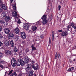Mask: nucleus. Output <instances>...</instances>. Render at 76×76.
<instances>
[{"label":"nucleus","instance_id":"nucleus-1","mask_svg":"<svg viewBox=\"0 0 76 76\" xmlns=\"http://www.w3.org/2000/svg\"><path fill=\"white\" fill-rule=\"evenodd\" d=\"M11 64L13 67H15L17 65V66H19L20 65V61H16V59L14 58H12L11 60Z\"/></svg>","mask_w":76,"mask_h":76},{"label":"nucleus","instance_id":"nucleus-2","mask_svg":"<svg viewBox=\"0 0 76 76\" xmlns=\"http://www.w3.org/2000/svg\"><path fill=\"white\" fill-rule=\"evenodd\" d=\"M12 16L14 18H15V19L17 18H18L19 15H18V13L16 12L15 11H14L13 12H12Z\"/></svg>","mask_w":76,"mask_h":76},{"label":"nucleus","instance_id":"nucleus-3","mask_svg":"<svg viewBox=\"0 0 76 76\" xmlns=\"http://www.w3.org/2000/svg\"><path fill=\"white\" fill-rule=\"evenodd\" d=\"M68 34V32H67L65 31H62L61 33V36L62 37H66Z\"/></svg>","mask_w":76,"mask_h":76},{"label":"nucleus","instance_id":"nucleus-4","mask_svg":"<svg viewBox=\"0 0 76 76\" xmlns=\"http://www.w3.org/2000/svg\"><path fill=\"white\" fill-rule=\"evenodd\" d=\"M4 31L7 34H8L10 32V29L8 28H6L4 29Z\"/></svg>","mask_w":76,"mask_h":76},{"label":"nucleus","instance_id":"nucleus-5","mask_svg":"<svg viewBox=\"0 0 76 76\" xmlns=\"http://www.w3.org/2000/svg\"><path fill=\"white\" fill-rule=\"evenodd\" d=\"M18 61H20V64L21 65V66H23L24 64H25V63H24V61H23L22 59H20V60H18Z\"/></svg>","mask_w":76,"mask_h":76},{"label":"nucleus","instance_id":"nucleus-6","mask_svg":"<svg viewBox=\"0 0 76 76\" xmlns=\"http://www.w3.org/2000/svg\"><path fill=\"white\" fill-rule=\"evenodd\" d=\"M14 37V34L12 33H10L9 34V37L10 39H12V38H13Z\"/></svg>","mask_w":76,"mask_h":76},{"label":"nucleus","instance_id":"nucleus-7","mask_svg":"<svg viewBox=\"0 0 76 76\" xmlns=\"http://www.w3.org/2000/svg\"><path fill=\"white\" fill-rule=\"evenodd\" d=\"M5 53L7 55L11 54H12V52L10 50H5Z\"/></svg>","mask_w":76,"mask_h":76},{"label":"nucleus","instance_id":"nucleus-8","mask_svg":"<svg viewBox=\"0 0 76 76\" xmlns=\"http://www.w3.org/2000/svg\"><path fill=\"white\" fill-rule=\"evenodd\" d=\"M32 68H33V69H34V70H38V69H39L38 66H35L34 64H33L32 65Z\"/></svg>","mask_w":76,"mask_h":76},{"label":"nucleus","instance_id":"nucleus-9","mask_svg":"<svg viewBox=\"0 0 76 76\" xmlns=\"http://www.w3.org/2000/svg\"><path fill=\"white\" fill-rule=\"evenodd\" d=\"M10 18L9 16H7L5 18V19H4L5 20L6 22H8V21H9V20H10Z\"/></svg>","mask_w":76,"mask_h":76},{"label":"nucleus","instance_id":"nucleus-10","mask_svg":"<svg viewBox=\"0 0 76 76\" xmlns=\"http://www.w3.org/2000/svg\"><path fill=\"white\" fill-rule=\"evenodd\" d=\"M19 29L18 27L15 29V32L16 34H18L19 33Z\"/></svg>","mask_w":76,"mask_h":76},{"label":"nucleus","instance_id":"nucleus-11","mask_svg":"<svg viewBox=\"0 0 76 76\" xmlns=\"http://www.w3.org/2000/svg\"><path fill=\"white\" fill-rule=\"evenodd\" d=\"M4 44L6 46H9V42L8 40H6L4 42Z\"/></svg>","mask_w":76,"mask_h":76},{"label":"nucleus","instance_id":"nucleus-12","mask_svg":"<svg viewBox=\"0 0 76 76\" xmlns=\"http://www.w3.org/2000/svg\"><path fill=\"white\" fill-rule=\"evenodd\" d=\"M15 3L14 4H12V7L13 9L14 10H16V3H15V1H14Z\"/></svg>","mask_w":76,"mask_h":76},{"label":"nucleus","instance_id":"nucleus-13","mask_svg":"<svg viewBox=\"0 0 76 76\" xmlns=\"http://www.w3.org/2000/svg\"><path fill=\"white\" fill-rule=\"evenodd\" d=\"M37 29V27L35 26H33L32 27V29L33 31H35Z\"/></svg>","mask_w":76,"mask_h":76},{"label":"nucleus","instance_id":"nucleus-14","mask_svg":"<svg viewBox=\"0 0 76 76\" xmlns=\"http://www.w3.org/2000/svg\"><path fill=\"white\" fill-rule=\"evenodd\" d=\"M24 28L25 29H28L29 26L28 24H26L24 26Z\"/></svg>","mask_w":76,"mask_h":76},{"label":"nucleus","instance_id":"nucleus-15","mask_svg":"<svg viewBox=\"0 0 76 76\" xmlns=\"http://www.w3.org/2000/svg\"><path fill=\"white\" fill-rule=\"evenodd\" d=\"M42 23L43 25H45L46 23L48 22V20H42Z\"/></svg>","mask_w":76,"mask_h":76},{"label":"nucleus","instance_id":"nucleus-16","mask_svg":"<svg viewBox=\"0 0 76 76\" xmlns=\"http://www.w3.org/2000/svg\"><path fill=\"white\" fill-rule=\"evenodd\" d=\"M33 73H34V71H33V70H31L30 71V72L29 73V76H32V75H33Z\"/></svg>","mask_w":76,"mask_h":76},{"label":"nucleus","instance_id":"nucleus-17","mask_svg":"<svg viewBox=\"0 0 76 76\" xmlns=\"http://www.w3.org/2000/svg\"><path fill=\"white\" fill-rule=\"evenodd\" d=\"M10 42L11 47H14L15 46V45L13 43V40H11L10 41Z\"/></svg>","mask_w":76,"mask_h":76},{"label":"nucleus","instance_id":"nucleus-18","mask_svg":"<svg viewBox=\"0 0 76 76\" xmlns=\"http://www.w3.org/2000/svg\"><path fill=\"white\" fill-rule=\"evenodd\" d=\"M6 16V13L5 12H2V14H1V16L2 18H4Z\"/></svg>","mask_w":76,"mask_h":76},{"label":"nucleus","instance_id":"nucleus-19","mask_svg":"<svg viewBox=\"0 0 76 76\" xmlns=\"http://www.w3.org/2000/svg\"><path fill=\"white\" fill-rule=\"evenodd\" d=\"M42 20H47V15H44L41 18Z\"/></svg>","mask_w":76,"mask_h":76},{"label":"nucleus","instance_id":"nucleus-20","mask_svg":"<svg viewBox=\"0 0 76 76\" xmlns=\"http://www.w3.org/2000/svg\"><path fill=\"white\" fill-rule=\"evenodd\" d=\"M1 7L4 10H7V8L6 5H2Z\"/></svg>","mask_w":76,"mask_h":76},{"label":"nucleus","instance_id":"nucleus-21","mask_svg":"<svg viewBox=\"0 0 76 76\" xmlns=\"http://www.w3.org/2000/svg\"><path fill=\"white\" fill-rule=\"evenodd\" d=\"M71 26L72 28L74 29L75 31H76V26H75V24L73 23H71Z\"/></svg>","mask_w":76,"mask_h":76},{"label":"nucleus","instance_id":"nucleus-22","mask_svg":"<svg viewBox=\"0 0 76 76\" xmlns=\"http://www.w3.org/2000/svg\"><path fill=\"white\" fill-rule=\"evenodd\" d=\"M0 24H1V25L5 24V22L3 20H0Z\"/></svg>","mask_w":76,"mask_h":76},{"label":"nucleus","instance_id":"nucleus-23","mask_svg":"<svg viewBox=\"0 0 76 76\" xmlns=\"http://www.w3.org/2000/svg\"><path fill=\"white\" fill-rule=\"evenodd\" d=\"M72 26V25H69L67 27L66 29L68 31H69V29L71 28Z\"/></svg>","mask_w":76,"mask_h":76},{"label":"nucleus","instance_id":"nucleus-24","mask_svg":"<svg viewBox=\"0 0 76 76\" xmlns=\"http://www.w3.org/2000/svg\"><path fill=\"white\" fill-rule=\"evenodd\" d=\"M4 61L2 60L1 59H0V64H2L4 63Z\"/></svg>","mask_w":76,"mask_h":76},{"label":"nucleus","instance_id":"nucleus-25","mask_svg":"<svg viewBox=\"0 0 76 76\" xmlns=\"http://www.w3.org/2000/svg\"><path fill=\"white\" fill-rule=\"evenodd\" d=\"M21 38H23V39H25V38H26V34L24 35L23 36H21Z\"/></svg>","mask_w":76,"mask_h":76},{"label":"nucleus","instance_id":"nucleus-26","mask_svg":"<svg viewBox=\"0 0 76 76\" xmlns=\"http://www.w3.org/2000/svg\"><path fill=\"white\" fill-rule=\"evenodd\" d=\"M31 47H32V50H36V48L33 45H31Z\"/></svg>","mask_w":76,"mask_h":76},{"label":"nucleus","instance_id":"nucleus-27","mask_svg":"<svg viewBox=\"0 0 76 76\" xmlns=\"http://www.w3.org/2000/svg\"><path fill=\"white\" fill-rule=\"evenodd\" d=\"M25 34V33L24 32H22L21 33V37L24 35Z\"/></svg>","mask_w":76,"mask_h":76},{"label":"nucleus","instance_id":"nucleus-28","mask_svg":"<svg viewBox=\"0 0 76 76\" xmlns=\"http://www.w3.org/2000/svg\"><path fill=\"white\" fill-rule=\"evenodd\" d=\"M32 66V65L31 64H29L28 65V67H29V68H31Z\"/></svg>","mask_w":76,"mask_h":76},{"label":"nucleus","instance_id":"nucleus-29","mask_svg":"<svg viewBox=\"0 0 76 76\" xmlns=\"http://www.w3.org/2000/svg\"><path fill=\"white\" fill-rule=\"evenodd\" d=\"M57 53H56L55 57V59H57Z\"/></svg>","mask_w":76,"mask_h":76},{"label":"nucleus","instance_id":"nucleus-30","mask_svg":"<svg viewBox=\"0 0 76 76\" xmlns=\"http://www.w3.org/2000/svg\"><path fill=\"white\" fill-rule=\"evenodd\" d=\"M57 57H58V58H60V57H61V56H60V54L57 53Z\"/></svg>","mask_w":76,"mask_h":76},{"label":"nucleus","instance_id":"nucleus-31","mask_svg":"<svg viewBox=\"0 0 76 76\" xmlns=\"http://www.w3.org/2000/svg\"><path fill=\"white\" fill-rule=\"evenodd\" d=\"M2 11H3V8L0 7V13L2 12Z\"/></svg>","mask_w":76,"mask_h":76},{"label":"nucleus","instance_id":"nucleus-32","mask_svg":"<svg viewBox=\"0 0 76 76\" xmlns=\"http://www.w3.org/2000/svg\"><path fill=\"white\" fill-rule=\"evenodd\" d=\"M69 61L70 63H73V61L71 59H69Z\"/></svg>","mask_w":76,"mask_h":76},{"label":"nucleus","instance_id":"nucleus-33","mask_svg":"<svg viewBox=\"0 0 76 76\" xmlns=\"http://www.w3.org/2000/svg\"><path fill=\"white\" fill-rule=\"evenodd\" d=\"M29 69H30V68H29V67H27L26 69V71H28V70H29Z\"/></svg>","mask_w":76,"mask_h":76},{"label":"nucleus","instance_id":"nucleus-34","mask_svg":"<svg viewBox=\"0 0 76 76\" xmlns=\"http://www.w3.org/2000/svg\"><path fill=\"white\" fill-rule=\"evenodd\" d=\"M16 72H14L12 74V76H16Z\"/></svg>","mask_w":76,"mask_h":76},{"label":"nucleus","instance_id":"nucleus-35","mask_svg":"<svg viewBox=\"0 0 76 76\" xmlns=\"http://www.w3.org/2000/svg\"><path fill=\"white\" fill-rule=\"evenodd\" d=\"M25 61L26 63H28V61H29V60L27 59L25 60Z\"/></svg>","mask_w":76,"mask_h":76},{"label":"nucleus","instance_id":"nucleus-36","mask_svg":"<svg viewBox=\"0 0 76 76\" xmlns=\"http://www.w3.org/2000/svg\"><path fill=\"white\" fill-rule=\"evenodd\" d=\"M0 67H1V68H3V69L4 68V66L1 65H0Z\"/></svg>","mask_w":76,"mask_h":76},{"label":"nucleus","instance_id":"nucleus-37","mask_svg":"<svg viewBox=\"0 0 76 76\" xmlns=\"http://www.w3.org/2000/svg\"><path fill=\"white\" fill-rule=\"evenodd\" d=\"M13 72V70H11L9 72V73H8V75H10V74H11V73H12V72Z\"/></svg>","mask_w":76,"mask_h":76},{"label":"nucleus","instance_id":"nucleus-38","mask_svg":"<svg viewBox=\"0 0 76 76\" xmlns=\"http://www.w3.org/2000/svg\"><path fill=\"white\" fill-rule=\"evenodd\" d=\"M3 45V43L1 42V41H0V47H1Z\"/></svg>","mask_w":76,"mask_h":76},{"label":"nucleus","instance_id":"nucleus-39","mask_svg":"<svg viewBox=\"0 0 76 76\" xmlns=\"http://www.w3.org/2000/svg\"><path fill=\"white\" fill-rule=\"evenodd\" d=\"M21 23L20 22V20H19L18 21V23H19V24H20Z\"/></svg>","mask_w":76,"mask_h":76},{"label":"nucleus","instance_id":"nucleus-40","mask_svg":"<svg viewBox=\"0 0 76 76\" xmlns=\"http://www.w3.org/2000/svg\"><path fill=\"white\" fill-rule=\"evenodd\" d=\"M14 51L15 52H17V51L18 50V49H17V48H14Z\"/></svg>","mask_w":76,"mask_h":76},{"label":"nucleus","instance_id":"nucleus-41","mask_svg":"<svg viewBox=\"0 0 76 76\" xmlns=\"http://www.w3.org/2000/svg\"><path fill=\"white\" fill-rule=\"evenodd\" d=\"M2 31V27L0 25V32Z\"/></svg>","mask_w":76,"mask_h":76},{"label":"nucleus","instance_id":"nucleus-42","mask_svg":"<svg viewBox=\"0 0 76 76\" xmlns=\"http://www.w3.org/2000/svg\"><path fill=\"white\" fill-rule=\"evenodd\" d=\"M70 69H71V71L73 70H74V68L73 67H72V68H70Z\"/></svg>","mask_w":76,"mask_h":76},{"label":"nucleus","instance_id":"nucleus-43","mask_svg":"<svg viewBox=\"0 0 76 76\" xmlns=\"http://www.w3.org/2000/svg\"><path fill=\"white\" fill-rule=\"evenodd\" d=\"M3 56V54L0 53V57H2Z\"/></svg>","mask_w":76,"mask_h":76},{"label":"nucleus","instance_id":"nucleus-44","mask_svg":"<svg viewBox=\"0 0 76 76\" xmlns=\"http://www.w3.org/2000/svg\"><path fill=\"white\" fill-rule=\"evenodd\" d=\"M60 9H61V6L60 5L58 6V10H60Z\"/></svg>","mask_w":76,"mask_h":76},{"label":"nucleus","instance_id":"nucleus-45","mask_svg":"<svg viewBox=\"0 0 76 76\" xmlns=\"http://www.w3.org/2000/svg\"><path fill=\"white\" fill-rule=\"evenodd\" d=\"M18 76H22V73L19 74Z\"/></svg>","mask_w":76,"mask_h":76},{"label":"nucleus","instance_id":"nucleus-46","mask_svg":"<svg viewBox=\"0 0 76 76\" xmlns=\"http://www.w3.org/2000/svg\"><path fill=\"white\" fill-rule=\"evenodd\" d=\"M58 32H62V30H58Z\"/></svg>","mask_w":76,"mask_h":76},{"label":"nucleus","instance_id":"nucleus-47","mask_svg":"<svg viewBox=\"0 0 76 76\" xmlns=\"http://www.w3.org/2000/svg\"><path fill=\"white\" fill-rule=\"evenodd\" d=\"M51 44V39L49 38V44Z\"/></svg>","mask_w":76,"mask_h":76},{"label":"nucleus","instance_id":"nucleus-48","mask_svg":"<svg viewBox=\"0 0 76 76\" xmlns=\"http://www.w3.org/2000/svg\"><path fill=\"white\" fill-rule=\"evenodd\" d=\"M31 62L32 64H34V61H33V60L31 61Z\"/></svg>","mask_w":76,"mask_h":76},{"label":"nucleus","instance_id":"nucleus-49","mask_svg":"<svg viewBox=\"0 0 76 76\" xmlns=\"http://www.w3.org/2000/svg\"><path fill=\"white\" fill-rule=\"evenodd\" d=\"M67 71H68V72H70V71H71V69H70V68H69V69H68V70H67Z\"/></svg>","mask_w":76,"mask_h":76},{"label":"nucleus","instance_id":"nucleus-50","mask_svg":"<svg viewBox=\"0 0 76 76\" xmlns=\"http://www.w3.org/2000/svg\"><path fill=\"white\" fill-rule=\"evenodd\" d=\"M54 35L53 34L52 35V38L54 39Z\"/></svg>","mask_w":76,"mask_h":76},{"label":"nucleus","instance_id":"nucleus-51","mask_svg":"<svg viewBox=\"0 0 76 76\" xmlns=\"http://www.w3.org/2000/svg\"><path fill=\"white\" fill-rule=\"evenodd\" d=\"M54 31H53L52 32V35L53 34L54 35Z\"/></svg>","mask_w":76,"mask_h":76},{"label":"nucleus","instance_id":"nucleus-52","mask_svg":"<svg viewBox=\"0 0 76 76\" xmlns=\"http://www.w3.org/2000/svg\"><path fill=\"white\" fill-rule=\"evenodd\" d=\"M50 20H52V17H50Z\"/></svg>","mask_w":76,"mask_h":76},{"label":"nucleus","instance_id":"nucleus-53","mask_svg":"<svg viewBox=\"0 0 76 76\" xmlns=\"http://www.w3.org/2000/svg\"><path fill=\"white\" fill-rule=\"evenodd\" d=\"M73 61H76V59H74Z\"/></svg>","mask_w":76,"mask_h":76},{"label":"nucleus","instance_id":"nucleus-54","mask_svg":"<svg viewBox=\"0 0 76 76\" xmlns=\"http://www.w3.org/2000/svg\"><path fill=\"white\" fill-rule=\"evenodd\" d=\"M13 0H10L11 3H12V2L13 1Z\"/></svg>","mask_w":76,"mask_h":76},{"label":"nucleus","instance_id":"nucleus-55","mask_svg":"<svg viewBox=\"0 0 76 76\" xmlns=\"http://www.w3.org/2000/svg\"><path fill=\"white\" fill-rule=\"evenodd\" d=\"M52 41H54V39L52 38Z\"/></svg>","mask_w":76,"mask_h":76},{"label":"nucleus","instance_id":"nucleus-56","mask_svg":"<svg viewBox=\"0 0 76 76\" xmlns=\"http://www.w3.org/2000/svg\"><path fill=\"white\" fill-rule=\"evenodd\" d=\"M1 38V34H0V38Z\"/></svg>","mask_w":76,"mask_h":76},{"label":"nucleus","instance_id":"nucleus-57","mask_svg":"<svg viewBox=\"0 0 76 76\" xmlns=\"http://www.w3.org/2000/svg\"><path fill=\"white\" fill-rule=\"evenodd\" d=\"M72 1H76V0H72Z\"/></svg>","mask_w":76,"mask_h":76},{"label":"nucleus","instance_id":"nucleus-58","mask_svg":"<svg viewBox=\"0 0 76 76\" xmlns=\"http://www.w3.org/2000/svg\"><path fill=\"white\" fill-rule=\"evenodd\" d=\"M40 37H41V38H42V36H40Z\"/></svg>","mask_w":76,"mask_h":76},{"label":"nucleus","instance_id":"nucleus-59","mask_svg":"<svg viewBox=\"0 0 76 76\" xmlns=\"http://www.w3.org/2000/svg\"><path fill=\"white\" fill-rule=\"evenodd\" d=\"M1 0H0V3L1 2Z\"/></svg>","mask_w":76,"mask_h":76},{"label":"nucleus","instance_id":"nucleus-60","mask_svg":"<svg viewBox=\"0 0 76 76\" xmlns=\"http://www.w3.org/2000/svg\"><path fill=\"white\" fill-rule=\"evenodd\" d=\"M60 0L62 1V0Z\"/></svg>","mask_w":76,"mask_h":76}]
</instances>
